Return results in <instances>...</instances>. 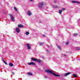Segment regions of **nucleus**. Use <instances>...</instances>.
Wrapping results in <instances>:
<instances>
[{
  "label": "nucleus",
  "instance_id": "26",
  "mask_svg": "<svg viewBox=\"0 0 80 80\" xmlns=\"http://www.w3.org/2000/svg\"><path fill=\"white\" fill-rule=\"evenodd\" d=\"M65 44L66 45H68V42H67Z\"/></svg>",
  "mask_w": 80,
  "mask_h": 80
},
{
  "label": "nucleus",
  "instance_id": "24",
  "mask_svg": "<svg viewBox=\"0 0 80 80\" xmlns=\"http://www.w3.org/2000/svg\"><path fill=\"white\" fill-rule=\"evenodd\" d=\"M57 46L58 47V48H59V49H61V48H60V47L58 46V45H57Z\"/></svg>",
  "mask_w": 80,
  "mask_h": 80
},
{
  "label": "nucleus",
  "instance_id": "32",
  "mask_svg": "<svg viewBox=\"0 0 80 80\" xmlns=\"http://www.w3.org/2000/svg\"><path fill=\"white\" fill-rule=\"evenodd\" d=\"M30 1H31V2L32 1H33V0H29Z\"/></svg>",
  "mask_w": 80,
  "mask_h": 80
},
{
  "label": "nucleus",
  "instance_id": "10",
  "mask_svg": "<svg viewBox=\"0 0 80 80\" xmlns=\"http://www.w3.org/2000/svg\"><path fill=\"white\" fill-rule=\"evenodd\" d=\"M32 60H33V61H35V62L37 61V59L36 58H31Z\"/></svg>",
  "mask_w": 80,
  "mask_h": 80
},
{
  "label": "nucleus",
  "instance_id": "17",
  "mask_svg": "<svg viewBox=\"0 0 80 80\" xmlns=\"http://www.w3.org/2000/svg\"><path fill=\"white\" fill-rule=\"evenodd\" d=\"M73 76L74 77H75V78H77V75L75 74H73Z\"/></svg>",
  "mask_w": 80,
  "mask_h": 80
},
{
  "label": "nucleus",
  "instance_id": "29",
  "mask_svg": "<svg viewBox=\"0 0 80 80\" xmlns=\"http://www.w3.org/2000/svg\"><path fill=\"white\" fill-rule=\"evenodd\" d=\"M44 78H47V76H44Z\"/></svg>",
  "mask_w": 80,
  "mask_h": 80
},
{
  "label": "nucleus",
  "instance_id": "11",
  "mask_svg": "<svg viewBox=\"0 0 80 80\" xmlns=\"http://www.w3.org/2000/svg\"><path fill=\"white\" fill-rule=\"evenodd\" d=\"M28 15L30 16L32 15V14L31 13V12L30 11H28Z\"/></svg>",
  "mask_w": 80,
  "mask_h": 80
},
{
  "label": "nucleus",
  "instance_id": "8",
  "mask_svg": "<svg viewBox=\"0 0 80 80\" xmlns=\"http://www.w3.org/2000/svg\"><path fill=\"white\" fill-rule=\"evenodd\" d=\"M70 74H71V72H68L66 74H64V75L65 77H66V76L68 75H70Z\"/></svg>",
  "mask_w": 80,
  "mask_h": 80
},
{
  "label": "nucleus",
  "instance_id": "16",
  "mask_svg": "<svg viewBox=\"0 0 80 80\" xmlns=\"http://www.w3.org/2000/svg\"><path fill=\"white\" fill-rule=\"evenodd\" d=\"M36 62H39V63H40V62H41V60L40 59H37Z\"/></svg>",
  "mask_w": 80,
  "mask_h": 80
},
{
  "label": "nucleus",
  "instance_id": "31",
  "mask_svg": "<svg viewBox=\"0 0 80 80\" xmlns=\"http://www.w3.org/2000/svg\"><path fill=\"white\" fill-rule=\"evenodd\" d=\"M42 36H43V37H46V36H45V35H42Z\"/></svg>",
  "mask_w": 80,
  "mask_h": 80
},
{
  "label": "nucleus",
  "instance_id": "30",
  "mask_svg": "<svg viewBox=\"0 0 80 80\" xmlns=\"http://www.w3.org/2000/svg\"><path fill=\"white\" fill-rule=\"evenodd\" d=\"M46 51H47V52H50V51H49L48 50H46Z\"/></svg>",
  "mask_w": 80,
  "mask_h": 80
},
{
  "label": "nucleus",
  "instance_id": "7",
  "mask_svg": "<svg viewBox=\"0 0 80 80\" xmlns=\"http://www.w3.org/2000/svg\"><path fill=\"white\" fill-rule=\"evenodd\" d=\"M18 27L19 28H23L24 26L22 25V24H19L18 25Z\"/></svg>",
  "mask_w": 80,
  "mask_h": 80
},
{
  "label": "nucleus",
  "instance_id": "3",
  "mask_svg": "<svg viewBox=\"0 0 80 80\" xmlns=\"http://www.w3.org/2000/svg\"><path fill=\"white\" fill-rule=\"evenodd\" d=\"M9 15H10V16L11 17V18L12 21H13V22H15V20H14V19H15V18L13 17L12 14H9Z\"/></svg>",
  "mask_w": 80,
  "mask_h": 80
},
{
  "label": "nucleus",
  "instance_id": "22",
  "mask_svg": "<svg viewBox=\"0 0 80 80\" xmlns=\"http://www.w3.org/2000/svg\"><path fill=\"white\" fill-rule=\"evenodd\" d=\"M77 50H80V48H76Z\"/></svg>",
  "mask_w": 80,
  "mask_h": 80
},
{
  "label": "nucleus",
  "instance_id": "12",
  "mask_svg": "<svg viewBox=\"0 0 80 80\" xmlns=\"http://www.w3.org/2000/svg\"><path fill=\"white\" fill-rule=\"evenodd\" d=\"M9 65H10V66L11 67H13V66H14L13 64V63H9Z\"/></svg>",
  "mask_w": 80,
  "mask_h": 80
},
{
  "label": "nucleus",
  "instance_id": "25",
  "mask_svg": "<svg viewBox=\"0 0 80 80\" xmlns=\"http://www.w3.org/2000/svg\"><path fill=\"white\" fill-rule=\"evenodd\" d=\"M57 1H56V0L54 1V3H57Z\"/></svg>",
  "mask_w": 80,
  "mask_h": 80
},
{
  "label": "nucleus",
  "instance_id": "4",
  "mask_svg": "<svg viewBox=\"0 0 80 80\" xmlns=\"http://www.w3.org/2000/svg\"><path fill=\"white\" fill-rule=\"evenodd\" d=\"M28 64L29 65H35V63L33 62L28 63Z\"/></svg>",
  "mask_w": 80,
  "mask_h": 80
},
{
  "label": "nucleus",
  "instance_id": "28",
  "mask_svg": "<svg viewBox=\"0 0 80 80\" xmlns=\"http://www.w3.org/2000/svg\"><path fill=\"white\" fill-rule=\"evenodd\" d=\"M42 58H43V59H45V58L44 57H43H43H42Z\"/></svg>",
  "mask_w": 80,
  "mask_h": 80
},
{
  "label": "nucleus",
  "instance_id": "23",
  "mask_svg": "<svg viewBox=\"0 0 80 80\" xmlns=\"http://www.w3.org/2000/svg\"><path fill=\"white\" fill-rule=\"evenodd\" d=\"M62 10V11H63L64 10H65V8H62L61 9Z\"/></svg>",
  "mask_w": 80,
  "mask_h": 80
},
{
  "label": "nucleus",
  "instance_id": "9",
  "mask_svg": "<svg viewBox=\"0 0 80 80\" xmlns=\"http://www.w3.org/2000/svg\"><path fill=\"white\" fill-rule=\"evenodd\" d=\"M27 74L30 76H32L33 75V74L30 72L27 73Z\"/></svg>",
  "mask_w": 80,
  "mask_h": 80
},
{
  "label": "nucleus",
  "instance_id": "2",
  "mask_svg": "<svg viewBox=\"0 0 80 80\" xmlns=\"http://www.w3.org/2000/svg\"><path fill=\"white\" fill-rule=\"evenodd\" d=\"M46 5L45 3H44L43 2H40L39 4V7L41 8H42V6L43 5Z\"/></svg>",
  "mask_w": 80,
  "mask_h": 80
},
{
  "label": "nucleus",
  "instance_id": "5",
  "mask_svg": "<svg viewBox=\"0 0 80 80\" xmlns=\"http://www.w3.org/2000/svg\"><path fill=\"white\" fill-rule=\"evenodd\" d=\"M26 46L28 48V49H31V47H30V44H29V43H27L26 44Z\"/></svg>",
  "mask_w": 80,
  "mask_h": 80
},
{
  "label": "nucleus",
  "instance_id": "15",
  "mask_svg": "<svg viewBox=\"0 0 80 80\" xmlns=\"http://www.w3.org/2000/svg\"><path fill=\"white\" fill-rule=\"evenodd\" d=\"M2 60H3V62L4 63H5V64H6V65H8V64H7V63L6 62H5V61L3 58H2Z\"/></svg>",
  "mask_w": 80,
  "mask_h": 80
},
{
  "label": "nucleus",
  "instance_id": "19",
  "mask_svg": "<svg viewBox=\"0 0 80 80\" xmlns=\"http://www.w3.org/2000/svg\"><path fill=\"white\" fill-rule=\"evenodd\" d=\"M30 33H29V32H27L26 33H25V34L26 35H28Z\"/></svg>",
  "mask_w": 80,
  "mask_h": 80
},
{
  "label": "nucleus",
  "instance_id": "1",
  "mask_svg": "<svg viewBox=\"0 0 80 80\" xmlns=\"http://www.w3.org/2000/svg\"><path fill=\"white\" fill-rule=\"evenodd\" d=\"M45 72H47V73H49L51 74H52V75L55 77H60V76L59 75L53 73V71H52L51 70H45Z\"/></svg>",
  "mask_w": 80,
  "mask_h": 80
},
{
  "label": "nucleus",
  "instance_id": "14",
  "mask_svg": "<svg viewBox=\"0 0 80 80\" xmlns=\"http://www.w3.org/2000/svg\"><path fill=\"white\" fill-rule=\"evenodd\" d=\"M44 45V43L42 42L39 43V46H41V45Z\"/></svg>",
  "mask_w": 80,
  "mask_h": 80
},
{
  "label": "nucleus",
  "instance_id": "20",
  "mask_svg": "<svg viewBox=\"0 0 80 80\" xmlns=\"http://www.w3.org/2000/svg\"><path fill=\"white\" fill-rule=\"evenodd\" d=\"M14 10H15L17 12V8H16V7H14Z\"/></svg>",
  "mask_w": 80,
  "mask_h": 80
},
{
  "label": "nucleus",
  "instance_id": "21",
  "mask_svg": "<svg viewBox=\"0 0 80 80\" xmlns=\"http://www.w3.org/2000/svg\"><path fill=\"white\" fill-rule=\"evenodd\" d=\"M78 35V34L77 33H75L74 34V36H77Z\"/></svg>",
  "mask_w": 80,
  "mask_h": 80
},
{
  "label": "nucleus",
  "instance_id": "6",
  "mask_svg": "<svg viewBox=\"0 0 80 80\" xmlns=\"http://www.w3.org/2000/svg\"><path fill=\"white\" fill-rule=\"evenodd\" d=\"M16 30L17 33H19L20 32V29L18 28H16Z\"/></svg>",
  "mask_w": 80,
  "mask_h": 80
},
{
  "label": "nucleus",
  "instance_id": "33",
  "mask_svg": "<svg viewBox=\"0 0 80 80\" xmlns=\"http://www.w3.org/2000/svg\"><path fill=\"white\" fill-rule=\"evenodd\" d=\"M64 56H66V55L64 54Z\"/></svg>",
  "mask_w": 80,
  "mask_h": 80
},
{
  "label": "nucleus",
  "instance_id": "18",
  "mask_svg": "<svg viewBox=\"0 0 80 80\" xmlns=\"http://www.w3.org/2000/svg\"><path fill=\"white\" fill-rule=\"evenodd\" d=\"M62 11L61 10H59V14H61L62 13Z\"/></svg>",
  "mask_w": 80,
  "mask_h": 80
},
{
  "label": "nucleus",
  "instance_id": "13",
  "mask_svg": "<svg viewBox=\"0 0 80 80\" xmlns=\"http://www.w3.org/2000/svg\"><path fill=\"white\" fill-rule=\"evenodd\" d=\"M72 3H80V2L77 1H72Z\"/></svg>",
  "mask_w": 80,
  "mask_h": 80
},
{
  "label": "nucleus",
  "instance_id": "27",
  "mask_svg": "<svg viewBox=\"0 0 80 80\" xmlns=\"http://www.w3.org/2000/svg\"><path fill=\"white\" fill-rule=\"evenodd\" d=\"M12 73L13 75H15V73L13 72H12Z\"/></svg>",
  "mask_w": 80,
  "mask_h": 80
}]
</instances>
